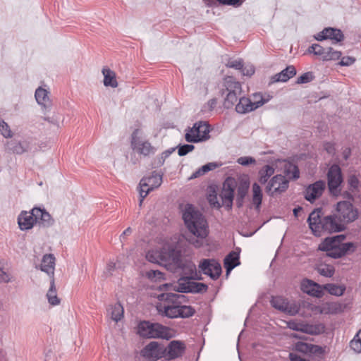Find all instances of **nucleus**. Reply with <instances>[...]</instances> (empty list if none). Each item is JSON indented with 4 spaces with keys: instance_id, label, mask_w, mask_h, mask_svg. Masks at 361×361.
Wrapping results in <instances>:
<instances>
[{
    "instance_id": "nucleus-1",
    "label": "nucleus",
    "mask_w": 361,
    "mask_h": 361,
    "mask_svg": "<svg viewBox=\"0 0 361 361\" xmlns=\"http://www.w3.org/2000/svg\"><path fill=\"white\" fill-rule=\"evenodd\" d=\"M307 222L312 234L316 237H321L324 233H341L348 228L336 214L324 216L322 207L314 209L310 213Z\"/></svg>"
},
{
    "instance_id": "nucleus-2",
    "label": "nucleus",
    "mask_w": 361,
    "mask_h": 361,
    "mask_svg": "<svg viewBox=\"0 0 361 361\" xmlns=\"http://www.w3.org/2000/svg\"><path fill=\"white\" fill-rule=\"evenodd\" d=\"M182 219L188 231L196 238H206L209 226L203 214L192 204L187 203L182 211Z\"/></svg>"
},
{
    "instance_id": "nucleus-3",
    "label": "nucleus",
    "mask_w": 361,
    "mask_h": 361,
    "mask_svg": "<svg viewBox=\"0 0 361 361\" xmlns=\"http://www.w3.org/2000/svg\"><path fill=\"white\" fill-rule=\"evenodd\" d=\"M171 328L158 322L141 320L137 326V334L143 338H160L170 340L173 335Z\"/></svg>"
},
{
    "instance_id": "nucleus-4",
    "label": "nucleus",
    "mask_w": 361,
    "mask_h": 361,
    "mask_svg": "<svg viewBox=\"0 0 361 361\" xmlns=\"http://www.w3.org/2000/svg\"><path fill=\"white\" fill-rule=\"evenodd\" d=\"M211 130V126L207 121H200L185 130V139L189 143L205 142L210 138Z\"/></svg>"
},
{
    "instance_id": "nucleus-5",
    "label": "nucleus",
    "mask_w": 361,
    "mask_h": 361,
    "mask_svg": "<svg viewBox=\"0 0 361 361\" xmlns=\"http://www.w3.org/2000/svg\"><path fill=\"white\" fill-rule=\"evenodd\" d=\"M158 313L162 317L170 319L174 318H189L192 317L196 311L190 305H185L180 303L178 305H161L157 306Z\"/></svg>"
},
{
    "instance_id": "nucleus-6",
    "label": "nucleus",
    "mask_w": 361,
    "mask_h": 361,
    "mask_svg": "<svg viewBox=\"0 0 361 361\" xmlns=\"http://www.w3.org/2000/svg\"><path fill=\"white\" fill-rule=\"evenodd\" d=\"M327 188L329 193L334 197H339L344 177L341 166L333 164L328 169L326 173Z\"/></svg>"
},
{
    "instance_id": "nucleus-7",
    "label": "nucleus",
    "mask_w": 361,
    "mask_h": 361,
    "mask_svg": "<svg viewBox=\"0 0 361 361\" xmlns=\"http://www.w3.org/2000/svg\"><path fill=\"white\" fill-rule=\"evenodd\" d=\"M336 214L345 224V226L356 221L359 217V211L353 202L347 200L338 202L334 207Z\"/></svg>"
},
{
    "instance_id": "nucleus-8",
    "label": "nucleus",
    "mask_w": 361,
    "mask_h": 361,
    "mask_svg": "<svg viewBox=\"0 0 361 361\" xmlns=\"http://www.w3.org/2000/svg\"><path fill=\"white\" fill-rule=\"evenodd\" d=\"M163 173H157L152 171L149 176H144L140 181V206L147 195L156 188H158L162 183Z\"/></svg>"
},
{
    "instance_id": "nucleus-9",
    "label": "nucleus",
    "mask_w": 361,
    "mask_h": 361,
    "mask_svg": "<svg viewBox=\"0 0 361 361\" xmlns=\"http://www.w3.org/2000/svg\"><path fill=\"white\" fill-rule=\"evenodd\" d=\"M200 271L210 277L214 281L217 280L222 274V267L218 260L214 258H204L200 261L198 265Z\"/></svg>"
},
{
    "instance_id": "nucleus-10",
    "label": "nucleus",
    "mask_w": 361,
    "mask_h": 361,
    "mask_svg": "<svg viewBox=\"0 0 361 361\" xmlns=\"http://www.w3.org/2000/svg\"><path fill=\"white\" fill-rule=\"evenodd\" d=\"M208 290V286L204 283L196 281H177V286L173 290L180 293H203Z\"/></svg>"
},
{
    "instance_id": "nucleus-11",
    "label": "nucleus",
    "mask_w": 361,
    "mask_h": 361,
    "mask_svg": "<svg viewBox=\"0 0 361 361\" xmlns=\"http://www.w3.org/2000/svg\"><path fill=\"white\" fill-rule=\"evenodd\" d=\"M141 355L154 361L161 358L165 359V346L157 341H151L142 348Z\"/></svg>"
},
{
    "instance_id": "nucleus-12",
    "label": "nucleus",
    "mask_w": 361,
    "mask_h": 361,
    "mask_svg": "<svg viewBox=\"0 0 361 361\" xmlns=\"http://www.w3.org/2000/svg\"><path fill=\"white\" fill-rule=\"evenodd\" d=\"M186 345L184 341L180 340L171 341L165 346V360L170 361L181 357L185 353Z\"/></svg>"
},
{
    "instance_id": "nucleus-13",
    "label": "nucleus",
    "mask_w": 361,
    "mask_h": 361,
    "mask_svg": "<svg viewBox=\"0 0 361 361\" xmlns=\"http://www.w3.org/2000/svg\"><path fill=\"white\" fill-rule=\"evenodd\" d=\"M325 188L326 183L324 180H317L307 186L304 192V197L312 204L322 195Z\"/></svg>"
},
{
    "instance_id": "nucleus-14",
    "label": "nucleus",
    "mask_w": 361,
    "mask_h": 361,
    "mask_svg": "<svg viewBox=\"0 0 361 361\" xmlns=\"http://www.w3.org/2000/svg\"><path fill=\"white\" fill-rule=\"evenodd\" d=\"M270 303L274 308L290 316L298 312V309L295 305H290L287 299L281 296H273Z\"/></svg>"
},
{
    "instance_id": "nucleus-15",
    "label": "nucleus",
    "mask_w": 361,
    "mask_h": 361,
    "mask_svg": "<svg viewBox=\"0 0 361 361\" xmlns=\"http://www.w3.org/2000/svg\"><path fill=\"white\" fill-rule=\"evenodd\" d=\"M301 290L310 296L321 298L324 296L323 285L308 279H304L301 282Z\"/></svg>"
},
{
    "instance_id": "nucleus-16",
    "label": "nucleus",
    "mask_w": 361,
    "mask_h": 361,
    "mask_svg": "<svg viewBox=\"0 0 361 361\" xmlns=\"http://www.w3.org/2000/svg\"><path fill=\"white\" fill-rule=\"evenodd\" d=\"M264 104V101L260 100L252 102V100L246 97H240L238 102L235 104V111L238 114H245L253 111Z\"/></svg>"
},
{
    "instance_id": "nucleus-17",
    "label": "nucleus",
    "mask_w": 361,
    "mask_h": 361,
    "mask_svg": "<svg viewBox=\"0 0 361 361\" xmlns=\"http://www.w3.org/2000/svg\"><path fill=\"white\" fill-rule=\"evenodd\" d=\"M138 129H135L131 135V146L133 149L137 151L138 153L147 156L149 154H154L155 149L151 145L148 141L140 142L137 137Z\"/></svg>"
},
{
    "instance_id": "nucleus-18",
    "label": "nucleus",
    "mask_w": 361,
    "mask_h": 361,
    "mask_svg": "<svg viewBox=\"0 0 361 361\" xmlns=\"http://www.w3.org/2000/svg\"><path fill=\"white\" fill-rule=\"evenodd\" d=\"M18 224L19 228L23 231L30 230L37 224L35 212H32V209L30 212L22 211L19 214Z\"/></svg>"
},
{
    "instance_id": "nucleus-19",
    "label": "nucleus",
    "mask_w": 361,
    "mask_h": 361,
    "mask_svg": "<svg viewBox=\"0 0 361 361\" xmlns=\"http://www.w3.org/2000/svg\"><path fill=\"white\" fill-rule=\"evenodd\" d=\"M7 149L13 154H22L31 149V142L29 139L23 140H12L6 144Z\"/></svg>"
},
{
    "instance_id": "nucleus-20",
    "label": "nucleus",
    "mask_w": 361,
    "mask_h": 361,
    "mask_svg": "<svg viewBox=\"0 0 361 361\" xmlns=\"http://www.w3.org/2000/svg\"><path fill=\"white\" fill-rule=\"evenodd\" d=\"M297 73L296 68L294 66H288L286 68L282 70L279 73H276L270 78L269 85L276 82H286L290 78H293Z\"/></svg>"
},
{
    "instance_id": "nucleus-21",
    "label": "nucleus",
    "mask_w": 361,
    "mask_h": 361,
    "mask_svg": "<svg viewBox=\"0 0 361 361\" xmlns=\"http://www.w3.org/2000/svg\"><path fill=\"white\" fill-rule=\"evenodd\" d=\"M240 249L237 247L235 250L231 251L224 259V267L226 269V276L236 267L240 264Z\"/></svg>"
},
{
    "instance_id": "nucleus-22",
    "label": "nucleus",
    "mask_w": 361,
    "mask_h": 361,
    "mask_svg": "<svg viewBox=\"0 0 361 361\" xmlns=\"http://www.w3.org/2000/svg\"><path fill=\"white\" fill-rule=\"evenodd\" d=\"M32 212H35L37 224L39 226L49 228L54 225V219L44 208L35 207L32 209Z\"/></svg>"
},
{
    "instance_id": "nucleus-23",
    "label": "nucleus",
    "mask_w": 361,
    "mask_h": 361,
    "mask_svg": "<svg viewBox=\"0 0 361 361\" xmlns=\"http://www.w3.org/2000/svg\"><path fill=\"white\" fill-rule=\"evenodd\" d=\"M224 87L220 90V94L223 96L226 92L241 93V83L235 80L233 76H226L224 78Z\"/></svg>"
},
{
    "instance_id": "nucleus-24",
    "label": "nucleus",
    "mask_w": 361,
    "mask_h": 361,
    "mask_svg": "<svg viewBox=\"0 0 361 361\" xmlns=\"http://www.w3.org/2000/svg\"><path fill=\"white\" fill-rule=\"evenodd\" d=\"M356 246L353 242H347L341 243L336 250V252L327 253L326 256L332 259H340L343 257L355 252Z\"/></svg>"
},
{
    "instance_id": "nucleus-25",
    "label": "nucleus",
    "mask_w": 361,
    "mask_h": 361,
    "mask_svg": "<svg viewBox=\"0 0 361 361\" xmlns=\"http://www.w3.org/2000/svg\"><path fill=\"white\" fill-rule=\"evenodd\" d=\"M55 257L53 254H46L43 256L40 264V270L47 273L50 279H54Z\"/></svg>"
},
{
    "instance_id": "nucleus-26",
    "label": "nucleus",
    "mask_w": 361,
    "mask_h": 361,
    "mask_svg": "<svg viewBox=\"0 0 361 361\" xmlns=\"http://www.w3.org/2000/svg\"><path fill=\"white\" fill-rule=\"evenodd\" d=\"M48 93L49 92L45 89L39 87L36 90L35 94L37 102L45 111H49L51 106V102L48 97Z\"/></svg>"
},
{
    "instance_id": "nucleus-27",
    "label": "nucleus",
    "mask_w": 361,
    "mask_h": 361,
    "mask_svg": "<svg viewBox=\"0 0 361 361\" xmlns=\"http://www.w3.org/2000/svg\"><path fill=\"white\" fill-rule=\"evenodd\" d=\"M250 182L247 180H241L237 187L236 206L238 208L243 207L244 200L248 193Z\"/></svg>"
},
{
    "instance_id": "nucleus-28",
    "label": "nucleus",
    "mask_w": 361,
    "mask_h": 361,
    "mask_svg": "<svg viewBox=\"0 0 361 361\" xmlns=\"http://www.w3.org/2000/svg\"><path fill=\"white\" fill-rule=\"evenodd\" d=\"M246 0H203L206 6L209 8L222 6H230L233 8H238L243 5Z\"/></svg>"
},
{
    "instance_id": "nucleus-29",
    "label": "nucleus",
    "mask_w": 361,
    "mask_h": 361,
    "mask_svg": "<svg viewBox=\"0 0 361 361\" xmlns=\"http://www.w3.org/2000/svg\"><path fill=\"white\" fill-rule=\"evenodd\" d=\"M263 200V192L258 183H253L252 185V202L256 211L261 209Z\"/></svg>"
},
{
    "instance_id": "nucleus-30",
    "label": "nucleus",
    "mask_w": 361,
    "mask_h": 361,
    "mask_svg": "<svg viewBox=\"0 0 361 361\" xmlns=\"http://www.w3.org/2000/svg\"><path fill=\"white\" fill-rule=\"evenodd\" d=\"M274 168L269 165H264L258 172V181L260 184L264 185L268 183L269 179L274 173Z\"/></svg>"
},
{
    "instance_id": "nucleus-31",
    "label": "nucleus",
    "mask_w": 361,
    "mask_h": 361,
    "mask_svg": "<svg viewBox=\"0 0 361 361\" xmlns=\"http://www.w3.org/2000/svg\"><path fill=\"white\" fill-rule=\"evenodd\" d=\"M324 292L326 291L330 295L341 296L345 293L346 286L344 284L326 283L323 285Z\"/></svg>"
},
{
    "instance_id": "nucleus-32",
    "label": "nucleus",
    "mask_w": 361,
    "mask_h": 361,
    "mask_svg": "<svg viewBox=\"0 0 361 361\" xmlns=\"http://www.w3.org/2000/svg\"><path fill=\"white\" fill-rule=\"evenodd\" d=\"M278 179L274 183V192L281 194L287 190L289 186V180L282 174H276Z\"/></svg>"
},
{
    "instance_id": "nucleus-33",
    "label": "nucleus",
    "mask_w": 361,
    "mask_h": 361,
    "mask_svg": "<svg viewBox=\"0 0 361 361\" xmlns=\"http://www.w3.org/2000/svg\"><path fill=\"white\" fill-rule=\"evenodd\" d=\"M104 75V85L106 87H116L118 82L116 78V73L109 68L102 69Z\"/></svg>"
},
{
    "instance_id": "nucleus-34",
    "label": "nucleus",
    "mask_w": 361,
    "mask_h": 361,
    "mask_svg": "<svg viewBox=\"0 0 361 361\" xmlns=\"http://www.w3.org/2000/svg\"><path fill=\"white\" fill-rule=\"evenodd\" d=\"M209 193L207 195V199L209 204V205L212 208H215L219 209L222 204H220L217 199V187L215 185H211L208 187Z\"/></svg>"
},
{
    "instance_id": "nucleus-35",
    "label": "nucleus",
    "mask_w": 361,
    "mask_h": 361,
    "mask_svg": "<svg viewBox=\"0 0 361 361\" xmlns=\"http://www.w3.org/2000/svg\"><path fill=\"white\" fill-rule=\"evenodd\" d=\"M338 245L336 244L334 239L330 237L325 238L322 242L318 246V250L322 252H326L327 253H331L336 252L338 248Z\"/></svg>"
},
{
    "instance_id": "nucleus-36",
    "label": "nucleus",
    "mask_w": 361,
    "mask_h": 361,
    "mask_svg": "<svg viewBox=\"0 0 361 361\" xmlns=\"http://www.w3.org/2000/svg\"><path fill=\"white\" fill-rule=\"evenodd\" d=\"M48 302L51 305H57L60 303V299L57 296L56 288L55 285V279L50 280V286L47 293Z\"/></svg>"
},
{
    "instance_id": "nucleus-37",
    "label": "nucleus",
    "mask_w": 361,
    "mask_h": 361,
    "mask_svg": "<svg viewBox=\"0 0 361 361\" xmlns=\"http://www.w3.org/2000/svg\"><path fill=\"white\" fill-rule=\"evenodd\" d=\"M219 164H218L216 162H209L202 166L196 171H195L190 177V179L197 178L201 176H203L207 173L216 169L219 167Z\"/></svg>"
},
{
    "instance_id": "nucleus-38",
    "label": "nucleus",
    "mask_w": 361,
    "mask_h": 361,
    "mask_svg": "<svg viewBox=\"0 0 361 361\" xmlns=\"http://www.w3.org/2000/svg\"><path fill=\"white\" fill-rule=\"evenodd\" d=\"M284 173L286 176H289V178L293 180H298L300 178V170L298 165L292 161H288L284 168Z\"/></svg>"
},
{
    "instance_id": "nucleus-39",
    "label": "nucleus",
    "mask_w": 361,
    "mask_h": 361,
    "mask_svg": "<svg viewBox=\"0 0 361 361\" xmlns=\"http://www.w3.org/2000/svg\"><path fill=\"white\" fill-rule=\"evenodd\" d=\"M220 197L222 200V204L224 205L227 211L231 210L233 208L235 192L224 191L221 189Z\"/></svg>"
},
{
    "instance_id": "nucleus-40",
    "label": "nucleus",
    "mask_w": 361,
    "mask_h": 361,
    "mask_svg": "<svg viewBox=\"0 0 361 361\" xmlns=\"http://www.w3.org/2000/svg\"><path fill=\"white\" fill-rule=\"evenodd\" d=\"M326 326L322 323L310 324L306 323L305 334L312 336H317L325 332Z\"/></svg>"
},
{
    "instance_id": "nucleus-41",
    "label": "nucleus",
    "mask_w": 361,
    "mask_h": 361,
    "mask_svg": "<svg viewBox=\"0 0 361 361\" xmlns=\"http://www.w3.org/2000/svg\"><path fill=\"white\" fill-rule=\"evenodd\" d=\"M329 39L333 41V43H340L345 39L344 35L341 29L329 27Z\"/></svg>"
},
{
    "instance_id": "nucleus-42",
    "label": "nucleus",
    "mask_w": 361,
    "mask_h": 361,
    "mask_svg": "<svg viewBox=\"0 0 361 361\" xmlns=\"http://www.w3.org/2000/svg\"><path fill=\"white\" fill-rule=\"evenodd\" d=\"M164 273L158 269H150L145 272V277L152 282H158L165 280Z\"/></svg>"
},
{
    "instance_id": "nucleus-43",
    "label": "nucleus",
    "mask_w": 361,
    "mask_h": 361,
    "mask_svg": "<svg viewBox=\"0 0 361 361\" xmlns=\"http://www.w3.org/2000/svg\"><path fill=\"white\" fill-rule=\"evenodd\" d=\"M326 307L324 308L325 314H336L341 313L344 310V305L339 302H329L326 304Z\"/></svg>"
},
{
    "instance_id": "nucleus-44",
    "label": "nucleus",
    "mask_w": 361,
    "mask_h": 361,
    "mask_svg": "<svg viewBox=\"0 0 361 361\" xmlns=\"http://www.w3.org/2000/svg\"><path fill=\"white\" fill-rule=\"evenodd\" d=\"M111 319L115 322L120 321L123 317L124 309L120 302L111 306Z\"/></svg>"
},
{
    "instance_id": "nucleus-45",
    "label": "nucleus",
    "mask_w": 361,
    "mask_h": 361,
    "mask_svg": "<svg viewBox=\"0 0 361 361\" xmlns=\"http://www.w3.org/2000/svg\"><path fill=\"white\" fill-rule=\"evenodd\" d=\"M240 94L241 93L228 92L224 101V107L226 109L233 108Z\"/></svg>"
},
{
    "instance_id": "nucleus-46",
    "label": "nucleus",
    "mask_w": 361,
    "mask_h": 361,
    "mask_svg": "<svg viewBox=\"0 0 361 361\" xmlns=\"http://www.w3.org/2000/svg\"><path fill=\"white\" fill-rule=\"evenodd\" d=\"M342 53L340 51L334 50L332 47H327L325 56H324L323 61H336L341 59Z\"/></svg>"
},
{
    "instance_id": "nucleus-47",
    "label": "nucleus",
    "mask_w": 361,
    "mask_h": 361,
    "mask_svg": "<svg viewBox=\"0 0 361 361\" xmlns=\"http://www.w3.org/2000/svg\"><path fill=\"white\" fill-rule=\"evenodd\" d=\"M236 187V180L232 176H228L223 182L221 189H223V190L224 191H230L235 192Z\"/></svg>"
},
{
    "instance_id": "nucleus-48",
    "label": "nucleus",
    "mask_w": 361,
    "mask_h": 361,
    "mask_svg": "<svg viewBox=\"0 0 361 361\" xmlns=\"http://www.w3.org/2000/svg\"><path fill=\"white\" fill-rule=\"evenodd\" d=\"M348 190L351 192L357 191L359 190L360 180L357 175L350 174L347 178Z\"/></svg>"
},
{
    "instance_id": "nucleus-49",
    "label": "nucleus",
    "mask_w": 361,
    "mask_h": 361,
    "mask_svg": "<svg viewBox=\"0 0 361 361\" xmlns=\"http://www.w3.org/2000/svg\"><path fill=\"white\" fill-rule=\"evenodd\" d=\"M350 347L357 353H361V329L358 331L353 339L350 342Z\"/></svg>"
},
{
    "instance_id": "nucleus-50",
    "label": "nucleus",
    "mask_w": 361,
    "mask_h": 361,
    "mask_svg": "<svg viewBox=\"0 0 361 361\" xmlns=\"http://www.w3.org/2000/svg\"><path fill=\"white\" fill-rule=\"evenodd\" d=\"M170 255L171 257L172 262L176 268H180L181 266L183 265L185 261L183 260L180 251L172 250Z\"/></svg>"
},
{
    "instance_id": "nucleus-51",
    "label": "nucleus",
    "mask_w": 361,
    "mask_h": 361,
    "mask_svg": "<svg viewBox=\"0 0 361 361\" xmlns=\"http://www.w3.org/2000/svg\"><path fill=\"white\" fill-rule=\"evenodd\" d=\"M306 323L298 322L295 320H290L287 322V327L295 331L305 334Z\"/></svg>"
},
{
    "instance_id": "nucleus-52",
    "label": "nucleus",
    "mask_w": 361,
    "mask_h": 361,
    "mask_svg": "<svg viewBox=\"0 0 361 361\" xmlns=\"http://www.w3.org/2000/svg\"><path fill=\"white\" fill-rule=\"evenodd\" d=\"M176 149H178V154L180 157H183L192 152L195 149V146L192 144H179Z\"/></svg>"
},
{
    "instance_id": "nucleus-53",
    "label": "nucleus",
    "mask_w": 361,
    "mask_h": 361,
    "mask_svg": "<svg viewBox=\"0 0 361 361\" xmlns=\"http://www.w3.org/2000/svg\"><path fill=\"white\" fill-rule=\"evenodd\" d=\"M310 345H311V343H305V342H302V341H298L295 343L293 350L297 352L307 355L308 351H310Z\"/></svg>"
},
{
    "instance_id": "nucleus-54",
    "label": "nucleus",
    "mask_w": 361,
    "mask_h": 361,
    "mask_svg": "<svg viewBox=\"0 0 361 361\" xmlns=\"http://www.w3.org/2000/svg\"><path fill=\"white\" fill-rule=\"evenodd\" d=\"M318 273L325 277H332L335 273V268L331 265H325L317 268Z\"/></svg>"
},
{
    "instance_id": "nucleus-55",
    "label": "nucleus",
    "mask_w": 361,
    "mask_h": 361,
    "mask_svg": "<svg viewBox=\"0 0 361 361\" xmlns=\"http://www.w3.org/2000/svg\"><path fill=\"white\" fill-rule=\"evenodd\" d=\"M179 269L183 270L184 273L183 276H187L188 274L189 276L196 270V266L192 261L185 260L183 265H182Z\"/></svg>"
},
{
    "instance_id": "nucleus-56",
    "label": "nucleus",
    "mask_w": 361,
    "mask_h": 361,
    "mask_svg": "<svg viewBox=\"0 0 361 361\" xmlns=\"http://www.w3.org/2000/svg\"><path fill=\"white\" fill-rule=\"evenodd\" d=\"M314 79V73L311 71L302 74L297 78L296 84H305L312 81Z\"/></svg>"
},
{
    "instance_id": "nucleus-57",
    "label": "nucleus",
    "mask_w": 361,
    "mask_h": 361,
    "mask_svg": "<svg viewBox=\"0 0 361 361\" xmlns=\"http://www.w3.org/2000/svg\"><path fill=\"white\" fill-rule=\"evenodd\" d=\"M0 133L5 138H10L13 136L9 126L3 119L0 121Z\"/></svg>"
},
{
    "instance_id": "nucleus-58",
    "label": "nucleus",
    "mask_w": 361,
    "mask_h": 361,
    "mask_svg": "<svg viewBox=\"0 0 361 361\" xmlns=\"http://www.w3.org/2000/svg\"><path fill=\"white\" fill-rule=\"evenodd\" d=\"M326 347H322L321 345L312 344L310 348V351H308L307 355H324L326 353L325 350Z\"/></svg>"
},
{
    "instance_id": "nucleus-59",
    "label": "nucleus",
    "mask_w": 361,
    "mask_h": 361,
    "mask_svg": "<svg viewBox=\"0 0 361 361\" xmlns=\"http://www.w3.org/2000/svg\"><path fill=\"white\" fill-rule=\"evenodd\" d=\"M237 163L244 166H248L255 164L256 160L254 157L250 156L240 157L237 159Z\"/></svg>"
},
{
    "instance_id": "nucleus-60",
    "label": "nucleus",
    "mask_w": 361,
    "mask_h": 361,
    "mask_svg": "<svg viewBox=\"0 0 361 361\" xmlns=\"http://www.w3.org/2000/svg\"><path fill=\"white\" fill-rule=\"evenodd\" d=\"M278 179L277 176H273L270 178L269 181L267 183V186L265 188V192L267 195L271 197H274L275 195L278 193L276 192H274V183L276 182V180Z\"/></svg>"
},
{
    "instance_id": "nucleus-61",
    "label": "nucleus",
    "mask_w": 361,
    "mask_h": 361,
    "mask_svg": "<svg viewBox=\"0 0 361 361\" xmlns=\"http://www.w3.org/2000/svg\"><path fill=\"white\" fill-rule=\"evenodd\" d=\"M202 279V277L200 274L197 273V269L195 270L189 276H180L178 279V281H191V280L200 281Z\"/></svg>"
},
{
    "instance_id": "nucleus-62",
    "label": "nucleus",
    "mask_w": 361,
    "mask_h": 361,
    "mask_svg": "<svg viewBox=\"0 0 361 361\" xmlns=\"http://www.w3.org/2000/svg\"><path fill=\"white\" fill-rule=\"evenodd\" d=\"M226 66L240 71L243 66V60L241 59L238 60H229L226 63Z\"/></svg>"
},
{
    "instance_id": "nucleus-63",
    "label": "nucleus",
    "mask_w": 361,
    "mask_h": 361,
    "mask_svg": "<svg viewBox=\"0 0 361 361\" xmlns=\"http://www.w3.org/2000/svg\"><path fill=\"white\" fill-rule=\"evenodd\" d=\"M355 58L353 56H343L341 59L338 64L341 66H349L355 62Z\"/></svg>"
},
{
    "instance_id": "nucleus-64",
    "label": "nucleus",
    "mask_w": 361,
    "mask_h": 361,
    "mask_svg": "<svg viewBox=\"0 0 361 361\" xmlns=\"http://www.w3.org/2000/svg\"><path fill=\"white\" fill-rule=\"evenodd\" d=\"M324 149L331 155H334L336 152L335 143L332 142H324Z\"/></svg>"
}]
</instances>
